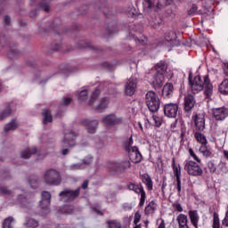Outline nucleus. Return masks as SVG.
Listing matches in <instances>:
<instances>
[{
  "label": "nucleus",
  "mask_w": 228,
  "mask_h": 228,
  "mask_svg": "<svg viewBox=\"0 0 228 228\" xmlns=\"http://www.w3.org/2000/svg\"><path fill=\"white\" fill-rule=\"evenodd\" d=\"M189 85L193 94H199V92H201V90H205V95H207L208 98L213 95V84H211L208 75L204 76L203 79L200 77V76L197 75L191 80V74H190Z\"/></svg>",
  "instance_id": "f257e3e1"
},
{
  "label": "nucleus",
  "mask_w": 228,
  "mask_h": 228,
  "mask_svg": "<svg viewBox=\"0 0 228 228\" xmlns=\"http://www.w3.org/2000/svg\"><path fill=\"white\" fill-rule=\"evenodd\" d=\"M123 145L132 163H140L142 161V153L138 151V147L133 146V136L127 139Z\"/></svg>",
  "instance_id": "f03ea898"
},
{
  "label": "nucleus",
  "mask_w": 228,
  "mask_h": 228,
  "mask_svg": "<svg viewBox=\"0 0 228 228\" xmlns=\"http://www.w3.org/2000/svg\"><path fill=\"white\" fill-rule=\"evenodd\" d=\"M146 106H148L149 110L151 113H156L159 111L161 106V101L159 96L154 91H149L145 96Z\"/></svg>",
  "instance_id": "7ed1b4c3"
},
{
  "label": "nucleus",
  "mask_w": 228,
  "mask_h": 228,
  "mask_svg": "<svg viewBox=\"0 0 228 228\" xmlns=\"http://www.w3.org/2000/svg\"><path fill=\"white\" fill-rule=\"evenodd\" d=\"M131 167V162L128 160H118V161H110L107 163L106 168L110 174L115 175L126 168Z\"/></svg>",
  "instance_id": "20e7f679"
},
{
  "label": "nucleus",
  "mask_w": 228,
  "mask_h": 228,
  "mask_svg": "<svg viewBox=\"0 0 228 228\" xmlns=\"http://www.w3.org/2000/svg\"><path fill=\"white\" fill-rule=\"evenodd\" d=\"M44 181L46 184L58 186L61 184V175L55 169H48L44 174Z\"/></svg>",
  "instance_id": "39448f33"
},
{
  "label": "nucleus",
  "mask_w": 228,
  "mask_h": 228,
  "mask_svg": "<svg viewBox=\"0 0 228 228\" xmlns=\"http://www.w3.org/2000/svg\"><path fill=\"white\" fill-rule=\"evenodd\" d=\"M0 47L9 51L7 56L11 59L17 58V56L20 54V53L17 51V48H14V44L12 43V41H8L4 36L0 37Z\"/></svg>",
  "instance_id": "423d86ee"
},
{
  "label": "nucleus",
  "mask_w": 228,
  "mask_h": 228,
  "mask_svg": "<svg viewBox=\"0 0 228 228\" xmlns=\"http://www.w3.org/2000/svg\"><path fill=\"white\" fill-rule=\"evenodd\" d=\"M184 170L189 175H192L193 177H199L204 174L202 167L192 160H185Z\"/></svg>",
  "instance_id": "0eeeda50"
},
{
  "label": "nucleus",
  "mask_w": 228,
  "mask_h": 228,
  "mask_svg": "<svg viewBox=\"0 0 228 228\" xmlns=\"http://www.w3.org/2000/svg\"><path fill=\"white\" fill-rule=\"evenodd\" d=\"M81 191V188H77L75 191L65 189L64 191L60 192V197L62 200H65V202H72V200H75V199H77L79 197V193Z\"/></svg>",
  "instance_id": "6e6552de"
},
{
  "label": "nucleus",
  "mask_w": 228,
  "mask_h": 228,
  "mask_svg": "<svg viewBox=\"0 0 228 228\" xmlns=\"http://www.w3.org/2000/svg\"><path fill=\"white\" fill-rule=\"evenodd\" d=\"M102 122L104 124V126H106V127H113L122 124V118L117 117V115L111 113L104 116L102 118Z\"/></svg>",
  "instance_id": "1a4fd4ad"
},
{
  "label": "nucleus",
  "mask_w": 228,
  "mask_h": 228,
  "mask_svg": "<svg viewBox=\"0 0 228 228\" xmlns=\"http://www.w3.org/2000/svg\"><path fill=\"white\" fill-rule=\"evenodd\" d=\"M76 138H77V134L66 130L64 132V139L61 142V146L65 147H75L76 146Z\"/></svg>",
  "instance_id": "9d476101"
},
{
  "label": "nucleus",
  "mask_w": 228,
  "mask_h": 228,
  "mask_svg": "<svg viewBox=\"0 0 228 228\" xmlns=\"http://www.w3.org/2000/svg\"><path fill=\"white\" fill-rule=\"evenodd\" d=\"M49 206H51V192L44 191L41 192V200L39 203V207L41 208L45 215H47V213H49Z\"/></svg>",
  "instance_id": "9b49d317"
},
{
  "label": "nucleus",
  "mask_w": 228,
  "mask_h": 228,
  "mask_svg": "<svg viewBox=\"0 0 228 228\" xmlns=\"http://www.w3.org/2000/svg\"><path fill=\"white\" fill-rule=\"evenodd\" d=\"M179 111L177 103H167L164 105V114L167 118H175Z\"/></svg>",
  "instance_id": "f8f14e48"
},
{
  "label": "nucleus",
  "mask_w": 228,
  "mask_h": 228,
  "mask_svg": "<svg viewBox=\"0 0 228 228\" xmlns=\"http://www.w3.org/2000/svg\"><path fill=\"white\" fill-rule=\"evenodd\" d=\"M213 117L216 120H225L228 115V110L225 107L212 110Z\"/></svg>",
  "instance_id": "ddd939ff"
},
{
  "label": "nucleus",
  "mask_w": 228,
  "mask_h": 228,
  "mask_svg": "<svg viewBox=\"0 0 228 228\" xmlns=\"http://www.w3.org/2000/svg\"><path fill=\"white\" fill-rule=\"evenodd\" d=\"M173 172L176 177V189L178 193H181V166L175 165V159L172 160Z\"/></svg>",
  "instance_id": "4468645a"
},
{
  "label": "nucleus",
  "mask_w": 228,
  "mask_h": 228,
  "mask_svg": "<svg viewBox=\"0 0 228 228\" xmlns=\"http://www.w3.org/2000/svg\"><path fill=\"white\" fill-rule=\"evenodd\" d=\"M136 85H138L136 78H130L125 86V94L130 96L134 95V93L136 92Z\"/></svg>",
  "instance_id": "2eb2a0df"
},
{
  "label": "nucleus",
  "mask_w": 228,
  "mask_h": 228,
  "mask_svg": "<svg viewBox=\"0 0 228 228\" xmlns=\"http://www.w3.org/2000/svg\"><path fill=\"white\" fill-rule=\"evenodd\" d=\"M83 126H86L88 129V133L90 134H94L97 131V127L99 126V120L97 119H83Z\"/></svg>",
  "instance_id": "dca6fc26"
},
{
  "label": "nucleus",
  "mask_w": 228,
  "mask_h": 228,
  "mask_svg": "<svg viewBox=\"0 0 228 228\" xmlns=\"http://www.w3.org/2000/svg\"><path fill=\"white\" fill-rule=\"evenodd\" d=\"M192 120H194V124L199 131H204L206 128V119L204 118V114L194 115L192 117Z\"/></svg>",
  "instance_id": "f3484780"
},
{
  "label": "nucleus",
  "mask_w": 228,
  "mask_h": 228,
  "mask_svg": "<svg viewBox=\"0 0 228 228\" xmlns=\"http://www.w3.org/2000/svg\"><path fill=\"white\" fill-rule=\"evenodd\" d=\"M174 84L167 83L162 89V97L164 99H170L174 95Z\"/></svg>",
  "instance_id": "a211bd4d"
},
{
  "label": "nucleus",
  "mask_w": 228,
  "mask_h": 228,
  "mask_svg": "<svg viewBox=\"0 0 228 228\" xmlns=\"http://www.w3.org/2000/svg\"><path fill=\"white\" fill-rule=\"evenodd\" d=\"M37 152H38L37 147L25 148L20 152V156L22 158V159H29V158L37 154Z\"/></svg>",
  "instance_id": "6ab92c4d"
},
{
  "label": "nucleus",
  "mask_w": 228,
  "mask_h": 228,
  "mask_svg": "<svg viewBox=\"0 0 228 228\" xmlns=\"http://www.w3.org/2000/svg\"><path fill=\"white\" fill-rule=\"evenodd\" d=\"M189 218L191 220V224L195 228H199V222L200 220V216H199V212L197 210H190L188 212Z\"/></svg>",
  "instance_id": "aec40b11"
},
{
  "label": "nucleus",
  "mask_w": 228,
  "mask_h": 228,
  "mask_svg": "<svg viewBox=\"0 0 228 228\" xmlns=\"http://www.w3.org/2000/svg\"><path fill=\"white\" fill-rule=\"evenodd\" d=\"M128 189L135 193L141 194L140 206H143V188L142 187V184L130 183L128 184Z\"/></svg>",
  "instance_id": "412c9836"
},
{
  "label": "nucleus",
  "mask_w": 228,
  "mask_h": 228,
  "mask_svg": "<svg viewBox=\"0 0 228 228\" xmlns=\"http://www.w3.org/2000/svg\"><path fill=\"white\" fill-rule=\"evenodd\" d=\"M176 220L179 228H190V226H188V216L180 214L177 216Z\"/></svg>",
  "instance_id": "4be33fe9"
},
{
  "label": "nucleus",
  "mask_w": 228,
  "mask_h": 228,
  "mask_svg": "<svg viewBox=\"0 0 228 228\" xmlns=\"http://www.w3.org/2000/svg\"><path fill=\"white\" fill-rule=\"evenodd\" d=\"M184 106L185 111H191L193 106H195V98L192 95L185 96Z\"/></svg>",
  "instance_id": "5701e85b"
},
{
  "label": "nucleus",
  "mask_w": 228,
  "mask_h": 228,
  "mask_svg": "<svg viewBox=\"0 0 228 228\" xmlns=\"http://www.w3.org/2000/svg\"><path fill=\"white\" fill-rule=\"evenodd\" d=\"M163 81H165V76L156 75L153 77L151 85H152L153 88H155V90H156V89L161 88V86H163Z\"/></svg>",
  "instance_id": "b1692460"
},
{
  "label": "nucleus",
  "mask_w": 228,
  "mask_h": 228,
  "mask_svg": "<svg viewBox=\"0 0 228 228\" xmlns=\"http://www.w3.org/2000/svg\"><path fill=\"white\" fill-rule=\"evenodd\" d=\"M167 62L163 61L155 65V70L157 72V75L159 76H165V74L167 73Z\"/></svg>",
  "instance_id": "393cba45"
},
{
  "label": "nucleus",
  "mask_w": 228,
  "mask_h": 228,
  "mask_svg": "<svg viewBox=\"0 0 228 228\" xmlns=\"http://www.w3.org/2000/svg\"><path fill=\"white\" fill-rule=\"evenodd\" d=\"M200 154L204 156V158H212L213 157V150L208 144H203L199 149Z\"/></svg>",
  "instance_id": "a878e982"
},
{
  "label": "nucleus",
  "mask_w": 228,
  "mask_h": 228,
  "mask_svg": "<svg viewBox=\"0 0 228 228\" xmlns=\"http://www.w3.org/2000/svg\"><path fill=\"white\" fill-rule=\"evenodd\" d=\"M108 104H110V100H108L107 97L102 98L98 105L96 106L97 111H99L100 113H102V111H104V110L108 108Z\"/></svg>",
  "instance_id": "bb28decb"
},
{
  "label": "nucleus",
  "mask_w": 228,
  "mask_h": 228,
  "mask_svg": "<svg viewBox=\"0 0 228 228\" xmlns=\"http://www.w3.org/2000/svg\"><path fill=\"white\" fill-rule=\"evenodd\" d=\"M143 183L146 186V190H148V191H152L154 182H152V178H151L149 175H143Z\"/></svg>",
  "instance_id": "cd10ccee"
},
{
  "label": "nucleus",
  "mask_w": 228,
  "mask_h": 228,
  "mask_svg": "<svg viewBox=\"0 0 228 228\" xmlns=\"http://www.w3.org/2000/svg\"><path fill=\"white\" fill-rule=\"evenodd\" d=\"M19 127V123L15 119H12L11 122L4 126V133H9V131H15Z\"/></svg>",
  "instance_id": "c85d7f7f"
},
{
  "label": "nucleus",
  "mask_w": 228,
  "mask_h": 228,
  "mask_svg": "<svg viewBox=\"0 0 228 228\" xmlns=\"http://www.w3.org/2000/svg\"><path fill=\"white\" fill-rule=\"evenodd\" d=\"M218 91L223 95H228V79H224L219 85Z\"/></svg>",
  "instance_id": "c756f323"
},
{
  "label": "nucleus",
  "mask_w": 228,
  "mask_h": 228,
  "mask_svg": "<svg viewBox=\"0 0 228 228\" xmlns=\"http://www.w3.org/2000/svg\"><path fill=\"white\" fill-rule=\"evenodd\" d=\"M42 115L43 124H49V122H53V114H51V110H44Z\"/></svg>",
  "instance_id": "7c9ffc66"
},
{
  "label": "nucleus",
  "mask_w": 228,
  "mask_h": 228,
  "mask_svg": "<svg viewBox=\"0 0 228 228\" xmlns=\"http://www.w3.org/2000/svg\"><path fill=\"white\" fill-rule=\"evenodd\" d=\"M158 208V205H156V202L151 201L145 208V213L146 215H152L154 211H156Z\"/></svg>",
  "instance_id": "2f4dec72"
},
{
  "label": "nucleus",
  "mask_w": 228,
  "mask_h": 228,
  "mask_svg": "<svg viewBox=\"0 0 228 228\" xmlns=\"http://www.w3.org/2000/svg\"><path fill=\"white\" fill-rule=\"evenodd\" d=\"M195 138L199 143H201V145H208V139H206V135L202 133L196 132Z\"/></svg>",
  "instance_id": "473e14b6"
},
{
  "label": "nucleus",
  "mask_w": 228,
  "mask_h": 228,
  "mask_svg": "<svg viewBox=\"0 0 228 228\" xmlns=\"http://www.w3.org/2000/svg\"><path fill=\"white\" fill-rule=\"evenodd\" d=\"M151 118L154 121L155 127H161V126L163 125V117L152 115Z\"/></svg>",
  "instance_id": "72a5a7b5"
},
{
  "label": "nucleus",
  "mask_w": 228,
  "mask_h": 228,
  "mask_svg": "<svg viewBox=\"0 0 228 228\" xmlns=\"http://www.w3.org/2000/svg\"><path fill=\"white\" fill-rule=\"evenodd\" d=\"M12 115V108H10V105L7 106V108L0 112V120H4L6 117H10Z\"/></svg>",
  "instance_id": "f704fd0d"
},
{
  "label": "nucleus",
  "mask_w": 228,
  "mask_h": 228,
  "mask_svg": "<svg viewBox=\"0 0 228 228\" xmlns=\"http://www.w3.org/2000/svg\"><path fill=\"white\" fill-rule=\"evenodd\" d=\"M88 98V90H82L77 95V99L80 102L86 101Z\"/></svg>",
  "instance_id": "c9c22d12"
},
{
  "label": "nucleus",
  "mask_w": 228,
  "mask_h": 228,
  "mask_svg": "<svg viewBox=\"0 0 228 228\" xmlns=\"http://www.w3.org/2000/svg\"><path fill=\"white\" fill-rule=\"evenodd\" d=\"M101 94V91L99 89H95L91 96V101L88 102V105L92 106L94 102H95L97 97Z\"/></svg>",
  "instance_id": "e433bc0d"
},
{
  "label": "nucleus",
  "mask_w": 228,
  "mask_h": 228,
  "mask_svg": "<svg viewBox=\"0 0 228 228\" xmlns=\"http://www.w3.org/2000/svg\"><path fill=\"white\" fill-rule=\"evenodd\" d=\"M12 222H13L12 216H9L5 218V220L3 222L2 228H13V226H12Z\"/></svg>",
  "instance_id": "4c0bfd02"
},
{
  "label": "nucleus",
  "mask_w": 228,
  "mask_h": 228,
  "mask_svg": "<svg viewBox=\"0 0 228 228\" xmlns=\"http://www.w3.org/2000/svg\"><path fill=\"white\" fill-rule=\"evenodd\" d=\"M175 38L176 35L175 31L167 32L165 35V40H167V42H172L173 40H175Z\"/></svg>",
  "instance_id": "58836bf2"
},
{
  "label": "nucleus",
  "mask_w": 228,
  "mask_h": 228,
  "mask_svg": "<svg viewBox=\"0 0 228 228\" xmlns=\"http://www.w3.org/2000/svg\"><path fill=\"white\" fill-rule=\"evenodd\" d=\"M25 225L27 227H31V228L38 227V221H37V220H35L33 218H29L25 223Z\"/></svg>",
  "instance_id": "ea45409f"
},
{
  "label": "nucleus",
  "mask_w": 228,
  "mask_h": 228,
  "mask_svg": "<svg viewBox=\"0 0 228 228\" xmlns=\"http://www.w3.org/2000/svg\"><path fill=\"white\" fill-rule=\"evenodd\" d=\"M109 228H122L120 223L117 220L107 221Z\"/></svg>",
  "instance_id": "a19ab883"
},
{
  "label": "nucleus",
  "mask_w": 228,
  "mask_h": 228,
  "mask_svg": "<svg viewBox=\"0 0 228 228\" xmlns=\"http://www.w3.org/2000/svg\"><path fill=\"white\" fill-rule=\"evenodd\" d=\"M213 228H220V218L218 217V214L215 213L213 217Z\"/></svg>",
  "instance_id": "79ce46f5"
},
{
  "label": "nucleus",
  "mask_w": 228,
  "mask_h": 228,
  "mask_svg": "<svg viewBox=\"0 0 228 228\" xmlns=\"http://www.w3.org/2000/svg\"><path fill=\"white\" fill-rule=\"evenodd\" d=\"M93 161H94V157L87 156V157H86L85 159H82V166L83 165H86V166L92 165Z\"/></svg>",
  "instance_id": "37998d69"
},
{
  "label": "nucleus",
  "mask_w": 228,
  "mask_h": 228,
  "mask_svg": "<svg viewBox=\"0 0 228 228\" xmlns=\"http://www.w3.org/2000/svg\"><path fill=\"white\" fill-rule=\"evenodd\" d=\"M62 213L64 215H72L74 213V207H64Z\"/></svg>",
  "instance_id": "c03bdc74"
},
{
  "label": "nucleus",
  "mask_w": 228,
  "mask_h": 228,
  "mask_svg": "<svg viewBox=\"0 0 228 228\" xmlns=\"http://www.w3.org/2000/svg\"><path fill=\"white\" fill-rule=\"evenodd\" d=\"M189 154L191 158L194 159V161H197V163H200V159L197 157V154H195V151H193V149L191 148L189 149Z\"/></svg>",
  "instance_id": "a18cd8bd"
},
{
  "label": "nucleus",
  "mask_w": 228,
  "mask_h": 228,
  "mask_svg": "<svg viewBox=\"0 0 228 228\" xmlns=\"http://www.w3.org/2000/svg\"><path fill=\"white\" fill-rule=\"evenodd\" d=\"M71 170H83L85 167H83V164H73L70 166Z\"/></svg>",
  "instance_id": "49530a36"
},
{
  "label": "nucleus",
  "mask_w": 228,
  "mask_h": 228,
  "mask_svg": "<svg viewBox=\"0 0 228 228\" xmlns=\"http://www.w3.org/2000/svg\"><path fill=\"white\" fill-rule=\"evenodd\" d=\"M173 208L175 211H178V213H183V206H181L179 203H174Z\"/></svg>",
  "instance_id": "de8ad7c7"
},
{
  "label": "nucleus",
  "mask_w": 228,
  "mask_h": 228,
  "mask_svg": "<svg viewBox=\"0 0 228 228\" xmlns=\"http://www.w3.org/2000/svg\"><path fill=\"white\" fill-rule=\"evenodd\" d=\"M30 188H37L38 186V181L37 179H30L28 181Z\"/></svg>",
  "instance_id": "09e8293b"
},
{
  "label": "nucleus",
  "mask_w": 228,
  "mask_h": 228,
  "mask_svg": "<svg viewBox=\"0 0 228 228\" xmlns=\"http://www.w3.org/2000/svg\"><path fill=\"white\" fill-rule=\"evenodd\" d=\"M222 224L224 227H228V206H227V211L225 213L224 218L222 221Z\"/></svg>",
  "instance_id": "8fccbe9b"
},
{
  "label": "nucleus",
  "mask_w": 228,
  "mask_h": 228,
  "mask_svg": "<svg viewBox=\"0 0 228 228\" xmlns=\"http://www.w3.org/2000/svg\"><path fill=\"white\" fill-rule=\"evenodd\" d=\"M157 224H158L157 228H167L165 225V220H163L161 218L157 220Z\"/></svg>",
  "instance_id": "3c124183"
},
{
  "label": "nucleus",
  "mask_w": 228,
  "mask_h": 228,
  "mask_svg": "<svg viewBox=\"0 0 228 228\" xmlns=\"http://www.w3.org/2000/svg\"><path fill=\"white\" fill-rule=\"evenodd\" d=\"M195 13H199L197 12V5H192V7L189 10L188 14L189 15H195Z\"/></svg>",
  "instance_id": "603ef678"
},
{
  "label": "nucleus",
  "mask_w": 228,
  "mask_h": 228,
  "mask_svg": "<svg viewBox=\"0 0 228 228\" xmlns=\"http://www.w3.org/2000/svg\"><path fill=\"white\" fill-rule=\"evenodd\" d=\"M0 193H2V195H10L12 192L8 191L6 187H0Z\"/></svg>",
  "instance_id": "864d4df0"
},
{
  "label": "nucleus",
  "mask_w": 228,
  "mask_h": 228,
  "mask_svg": "<svg viewBox=\"0 0 228 228\" xmlns=\"http://www.w3.org/2000/svg\"><path fill=\"white\" fill-rule=\"evenodd\" d=\"M70 102H72L71 98H63L62 106H69V104H70Z\"/></svg>",
  "instance_id": "5fc2aeb1"
},
{
  "label": "nucleus",
  "mask_w": 228,
  "mask_h": 228,
  "mask_svg": "<svg viewBox=\"0 0 228 228\" xmlns=\"http://www.w3.org/2000/svg\"><path fill=\"white\" fill-rule=\"evenodd\" d=\"M144 125H145L146 129H151V127H152V123H151V120L149 119V118H147L144 120Z\"/></svg>",
  "instance_id": "6e6d98bb"
},
{
  "label": "nucleus",
  "mask_w": 228,
  "mask_h": 228,
  "mask_svg": "<svg viewBox=\"0 0 228 228\" xmlns=\"http://www.w3.org/2000/svg\"><path fill=\"white\" fill-rule=\"evenodd\" d=\"M171 131H173V133H175V131H177V120L171 124Z\"/></svg>",
  "instance_id": "4d7b16f0"
},
{
  "label": "nucleus",
  "mask_w": 228,
  "mask_h": 228,
  "mask_svg": "<svg viewBox=\"0 0 228 228\" xmlns=\"http://www.w3.org/2000/svg\"><path fill=\"white\" fill-rule=\"evenodd\" d=\"M4 20L5 26H8L12 20L9 16H5Z\"/></svg>",
  "instance_id": "13d9d810"
},
{
  "label": "nucleus",
  "mask_w": 228,
  "mask_h": 228,
  "mask_svg": "<svg viewBox=\"0 0 228 228\" xmlns=\"http://www.w3.org/2000/svg\"><path fill=\"white\" fill-rule=\"evenodd\" d=\"M69 152H70V151L68 148H65L61 151L62 156H67V154H69Z\"/></svg>",
  "instance_id": "bf43d9fd"
},
{
  "label": "nucleus",
  "mask_w": 228,
  "mask_h": 228,
  "mask_svg": "<svg viewBox=\"0 0 228 228\" xmlns=\"http://www.w3.org/2000/svg\"><path fill=\"white\" fill-rule=\"evenodd\" d=\"M82 188L83 190H86V188H88V180L84 181L82 183Z\"/></svg>",
  "instance_id": "052dcab7"
},
{
  "label": "nucleus",
  "mask_w": 228,
  "mask_h": 228,
  "mask_svg": "<svg viewBox=\"0 0 228 228\" xmlns=\"http://www.w3.org/2000/svg\"><path fill=\"white\" fill-rule=\"evenodd\" d=\"M144 1L146 2L148 8H152V2H151V0H144Z\"/></svg>",
  "instance_id": "680f3d73"
},
{
  "label": "nucleus",
  "mask_w": 228,
  "mask_h": 228,
  "mask_svg": "<svg viewBox=\"0 0 228 228\" xmlns=\"http://www.w3.org/2000/svg\"><path fill=\"white\" fill-rule=\"evenodd\" d=\"M105 86V88H110L111 86V84L110 82H104L101 86Z\"/></svg>",
  "instance_id": "e2e57ef3"
},
{
  "label": "nucleus",
  "mask_w": 228,
  "mask_h": 228,
  "mask_svg": "<svg viewBox=\"0 0 228 228\" xmlns=\"http://www.w3.org/2000/svg\"><path fill=\"white\" fill-rule=\"evenodd\" d=\"M37 15V10H33L30 12V17H35Z\"/></svg>",
  "instance_id": "0e129e2a"
},
{
  "label": "nucleus",
  "mask_w": 228,
  "mask_h": 228,
  "mask_svg": "<svg viewBox=\"0 0 228 228\" xmlns=\"http://www.w3.org/2000/svg\"><path fill=\"white\" fill-rule=\"evenodd\" d=\"M53 49V51H60V45L55 44V47Z\"/></svg>",
  "instance_id": "69168bd1"
},
{
  "label": "nucleus",
  "mask_w": 228,
  "mask_h": 228,
  "mask_svg": "<svg viewBox=\"0 0 228 228\" xmlns=\"http://www.w3.org/2000/svg\"><path fill=\"white\" fill-rule=\"evenodd\" d=\"M124 208H125L126 210H127V209H128V210H129V209H132L131 206H124Z\"/></svg>",
  "instance_id": "338daca9"
},
{
  "label": "nucleus",
  "mask_w": 228,
  "mask_h": 228,
  "mask_svg": "<svg viewBox=\"0 0 228 228\" xmlns=\"http://www.w3.org/2000/svg\"><path fill=\"white\" fill-rule=\"evenodd\" d=\"M83 47H92V45L87 44L86 45H84Z\"/></svg>",
  "instance_id": "774afa93"
}]
</instances>
